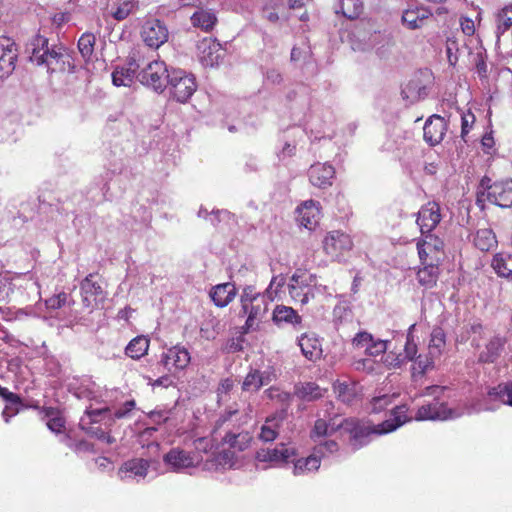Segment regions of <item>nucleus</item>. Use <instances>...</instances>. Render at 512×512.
<instances>
[{"label": "nucleus", "instance_id": "obj_1", "mask_svg": "<svg viewBox=\"0 0 512 512\" xmlns=\"http://www.w3.org/2000/svg\"><path fill=\"white\" fill-rule=\"evenodd\" d=\"M380 430V424L371 425L355 418L343 419L335 416L329 423H326L322 429V436L331 435L337 431L341 434L349 435V441L355 449L370 442L371 436L383 434Z\"/></svg>", "mask_w": 512, "mask_h": 512}, {"label": "nucleus", "instance_id": "obj_2", "mask_svg": "<svg viewBox=\"0 0 512 512\" xmlns=\"http://www.w3.org/2000/svg\"><path fill=\"white\" fill-rule=\"evenodd\" d=\"M30 60L36 65H46L48 71H65L66 63L70 66L69 56L63 47L48 46V39L35 35L28 44Z\"/></svg>", "mask_w": 512, "mask_h": 512}, {"label": "nucleus", "instance_id": "obj_3", "mask_svg": "<svg viewBox=\"0 0 512 512\" xmlns=\"http://www.w3.org/2000/svg\"><path fill=\"white\" fill-rule=\"evenodd\" d=\"M488 200L490 203L501 208L512 206V180L491 182V179L484 176L477 192V203Z\"/></svg>", "mask_w": 512, "mask_h": 512}, {"label": "nucleus", "instance_id": "obj_4", "mask_svg": "<svg viewBox=\"0 0 512 512\" xmlns=\"http://www.w3.org/2000/svg\"><path fill=\"white\" fill-rule=\"evenodd\" d=\"M166 88L177 102L185 103L196 91L197 84L192 74L179 68H171Z\"/></svg>", "mask_w": 512, "mask_h": 512}, {"label": "nucleus", "instance_id": "obj_5", "mask_svg": "<svg viewBox=\"0 0 512 512\" xmlns=\"http://www.w3.org/2000/svg\"><path fill=\"white\" fill-rule=\"evenodd\" d=\"M170 77V70L166 63L160 60H153L147 63L140 72L137 73L139 82L156 92H163L167 87Z\"/></svg>", "mask_w": 512, "mask_h": 512}, {"label": "nucleus", "instance_id": "obj_6", "mask_svg": "<svg viewBox=\"0 0 512 512\" xmlns=\"http://www.w3.org/2000/svg\"><path fill=\"white\" fill-rule=\"evenodd\" d=\"M416 248L420 263L440 264L444 256V242L433 233L421 234Z\"/></svg>", "mask_w": 512, "mask_h": 512}, {"label": "nucleus", "instance_id": "obj_7", "mask_svg": "<svg viewBox=\"0 0 512 512\" xmlns=\"http://www.w3.org/2000/svg\"><path fill=\"white\" fill-rule=\"evenodd\" d=\"M141 37L147 46L157 49L167 42L168 28L159 19H148L142 26Z\"/></svg>", "mask_w": 512, "mask_h": 512}, {"label": "nucleus", "instance_id": "obj_8", "mask_svg": "<svg viewBox=\"0 0 512 512\" xmlns=\"http://www.w3.org/2000/svg\"><path fill=\"white\" fill-rule=\"evenodd\" d=\"M199 459L191 452L179 447L172 448L163 456V462L173 472H183L188 468L196 467Z\"/></svg>", "mask_w": 512, "mask_h": 512}, {"label": "nucleus", "instance_id": "obj_9", "mask_svg": "<svg viewBox=\"0 0 512 512\" xmlns=\"http://www.w3.org/2000/svg\"><path fill=\"white\" fill-rule=\"evenodd\" d=\"M332 390L335 397L345 404L354 403L362 395V387L349 377H341L332 381Z\"/></svg>", "mask_w": 512, "mask_h": 512}, {"label": "nucleus", "instance_id": "obj_10", "mask_svg": "<svg viewBox=\"0 0 512 512\" xmlns=\"http://www.w3.org/2000/svg\"><path fill=\"white\" fill-rule=\"evenodd\" d=\"M247 410V412L241 413L237 405L229 407L219 416L215 423V428L217 430L223 428L226 433L232 432V428H237L238 430L240 426L247 424L251 420V405L247 406Z\"/></svg>", "mask_w": 512, "mask_h": 512}, {"label": "nucleus", "instance_id": "obj_11", "mask_svg": "<svg viewBox=\"0 0 512 512\" xmlns=\"http://www.w3.org/2000/svg\"><path fill=\"white\" fill-rule=\"evenodd\" d=\"M190 353L185 347L173 346L162 353L160 364L168 372H177L184 370L190 363Z\"/></svg>", "mask_w": 512, "mask_h": 512}, {"label": "nucleus", "instance_id": "obj_12", "mask_svg": "<svg viewBox=\"0 0 512 512\" xmlns=\"http://www.w3.org/2000/svg\"><path fill=\"white\" fill-rule=\"evenodd\" d=\"M440 205L435 201H430L423 205L417 213L416 223L420 228L421 234L432 233L441 221Z\"/></svg>", "mask_w": 512, "mask_h": 512}, {"label": "nucleus", "instance_id": "obj_13", "mask_svg": "<svg viewBox=\"0 0 512 512\" xmlns=\"http://www.w3.org/2000/svg\"><path fill=\"white\" fill-rule=\"evenodd\" d=\"M353 242L350 236L341 231L330 232L324 241V249L333 260L338 259L345 252L352 249Z\"/></svg>", "mask_w": 512, "mask_h": 512}, {"label": "nucleus", "instance_id": "obj_14", "mask_svg": "<svg viewBox=\"0 0 512 512\" xmlns=\"http://www.w3.org/2000/svg\"><path fill=\"white\" fill-rule=\"evenodd\" d=\"M93 277V274L87 275L80 284L82 303L88 309L97 307L105 298L102 287L93 281Z\"/></svg>", "mask_w": 512, "mask_h": 512}, {"label": "nucleus", "instance_id": "obj_15", "mask_svg": "<svg viewBox=\"0 0 512 512\" xmlns=\"http://www.w3.org/2000/svg\"><path fill=\"white\" fill-rule=\"evenodd\" d=\"M242 312L247 315L245 332L256 330L268 312V302L265 297L257 298L247 308H242Z\"/></svg>", "mask_w": 512, "mask_h": 512}, {"label": "nucleus", "instance_id": "obj_16", "mask_svg": "<svg viewBox=\"0 0 512 512\" xmlns=\"http://www.w3.org/2000/svg\"><path fill=\"white\" fill-rule=\"evenodd\" d=\"M150 462L143 458H134L124 462L118 470V477L122 481L144 479L148 473Z\"/></svg>", "mask_w": 512, "mask_h": 512}, {"label": "nucleus", "instance_id": "obj_17", "mask_svg": "<svg viewBox=\"0 0 512 512\" xmlns=\"http://www.w3.org/2000/svg\"><path fill=\"white\" fill-rule=\"evenodd\" d=\"M446 131L447 123L445 119L440 115L434 114L425 122L423 137L430 146H435L443 140Z\"/></svg>", "mask_w": 512, "mask_h": 512}, {"label": "nucleus", "instance_id": "obj_18", "mask_svg": "<svg viewBox=\"0 0 512 512\" xmlns=\"http://www.w3.org/2000/svg\"><path fill=\"white\" fill-rule=\"evenodd\" d=\"M17 50L10 38L0 37V79L8 77L15 69Z\"/></svg>", "mask_w": 512, "mask_h": 512}, {"label": "nucleus", "instance_id": "obj_19", "mask_svg": "<svg viewBox=\"0 0 512 512\" xmlns=\"http://www.w3.org/2000/svg\"><path fill=\"white\" fill-rule=\"evenodd\" d=\"M433 16L430 9L423 6L411 7L403 11L401 22L409 30L421 29Z\"/></svg>", "mask_w": 512, "mask_h": 512}, {"label": "nucleus", "instance_id": "obj_20", "mask_svg": "<svg viewBox=\"0 0 512 512\" xmlns=\"http://www.w3.org/2000/svg\"><path fill=\"white\" fill-rule=\"evenodd\" d=\"M311 275L303 272L301 274H294L291 278L290 284L288 285L289 294L295 300L302 304H305L309 301V297H315L316 288H310L307 285H304L306 280L310 278Z\"/></svg>", "mask_w": 512, "mask_h": 512}, {"label": "nucleus", "instance_id": "obj_21", "mask_svg": "<svg viewBox=\"0 0 512 512\" xmlns=\"http://www.w3.org/2000/svg\"><path fill=\"white\" fill-rule=\"evenodd\" d=\"M197 49L199 60L204 66L213 67L214 65H217L219 60L222 58L220 43L211 38H205L200 41Z\"/></svg>", "mask_w": 512, "mask_h": 512}, {"label": "nucleus", "instance_id": "obj_22", "mask_svg": "<svg viewBox=\"0 0 512 512\" xmlns=\"http://www.w3.org/2000/svg\"><path fill=\"white\" fill-rule=\"evenodd\" d=\"M297 220L301 226L312 231L315 230L319 224V208L312 200L305 201L296 210Z\"/></svg>", "mask_w": 512, "mask_h": 512}, {"label": "nucleus", "instance_id": "obj_23", "mask_svg": "<svg viewBox=\"0 0 512 512\" xmlns=\"http://www.w3.org/2000/svg\"><path fill=\"white\" fill-rule=\"evenodd\" d=\"M140 65L135 59L131 58L124 66H118L112 73V82L115 86L128 87L133 83L134 78H137V70Z\"/></svg>", "mask_w": 512, "mask_h": 512}, {"label": "nucleus", "instance_id": "obj_24", "mask_svg": "<svg viewBox=\"0 0 512 512\" xmlns=\"http://www.w3.org/2000/svg\"><path fill=\"white\" fill-rule=\"evenodd\" d=\"M294 455V449L288 448L284 444H280L273 449L268 448L259 450L256 457L261 462L285 463Z\"/></svg>", "mask_w": 512, "mask_h": 512}, {"label": "nucleus", "instance_id": "obj_25", "mask_svg": "<svg viewBox=\"0 0 512 512\" xmlns=\"http://www.w3.org/2000/svg\"><path fill=\"white\" fill-rule=\"evenodd\" d=\"M407 412L408 408L406 405H399L394 407L390 412L391 418L380 423L379 431L386 434L405 424L410 419L407 415Z\"/></svg>", "mask_w": 512, "mask_h": 512}, {"label": "nucleus", "instance_id": "obj_26", "mask_svg": "<svg viewBox=\"0 0 512 512\" xmlns=\"http://www.w3.org/2000/svg\"><path fill=\"white\" fill-rule=\"evenodd\" d=\"M446 417V407L439 401L422 405L418 408L415 416L417 420H443Z\"/></svg>", "mask_w": 512, "mask_h": 512}, {"label": "nucleus", "instance_id": "obj_27", "mask_svg": "<svg viewBox=\"0 0 512 512\" xmlns=\"http://www.w3.org/2000/svg\"><path fill=\"white\" fill-rule=\"evenodd\" d=\"M236 296V288L231 283L216 285L210 292V297L218 307L227 306Z\"/></svg>", "mask_w": 512, "mask_h": 512}, {"label": "nucleus", "instance_id": "obj_28", "mask_svg": "<svg viewBox=\"0 0 512 512\" xmlns=\"http://www.w3.org/2000/svg\"><path fill=\"white\" fill-rule=\"evenodd\" d=\"M271 380L272 379L267 372H261L257 369H252L244 378L242 383V390L246 392H256L261 387L268 385Z\"/></svg>", "mask_w": 512, "mask_h": 512}, {"label": "nucleus", "instance_id": "obj_29", "mask_svg": "<svg viewBox=\"0 0 512 512\" xmlns=\"http://www.w3.org/2000/svg\"><path fill=\"white\" fill-rule=\"evenodd\" d=\"M303 355L310 361L320 359V341L315 334H304L299 339Z\"/></svg>", "mask_w": 512, "mask_h": 512}, {"label": "nucleus", "instance_id": "obj_30", "mask_svg": "<svg viewBox=\"0 0 512 512\" xmlns=\"http://www.w3.org/2000/svg\"><path fill=\"white\" fill-rule=\"evenodd\" d=\"M191 23L194 27L204 32H210L217 23V17L212 10L198 9L191 16Z\"/></svg>", "mask_w": 512, "mask_h": 512}, {"label": "nucleus", "instance_id": "obj_31", "mask_svg": "<svg viewBox=\"0 0 512 512\" xmlns=\"http://www.w3.org/2000/svg\"><path fill=\"white\" fill-rule=\"evenodd\" d=\"M505 345V339L500 336L492 337L486 344L484 350L479 355V361L483 363H493L500 356Z\"/></svg>", "mask_w": 512, "mask_h": 512}, {"label": "nucleus", "instance_id": "obj_32", "mask_svg": "<svg viewBox=\"0 0 512 512\" xmlns=\"http://www.w3.org/2000/svg\"><path fill=\"white\" fill-rule=\"evenodd\" d=\"M422 267L417 272V280L420 285L432 288L436 285L440 271V264L421 263Z\"/></svg>", "mask_w": 512, "mask_h": 512}, {"label": "nucleus", "instance_id": "obj_33", "mask_svg": "<svg viewBox=\"0 0 512 512\" xmlns=\"http://www.w3.org/2000/svg\"><path fill=\"white\" fill-rule=\"evenodd\" d=\"M491 267L499 277L509 278L512 276V254L499 252L493 256Z\"/></svg>", "mask_w": 512, "mask_h": 512}, {"label": "nucleus", "instance_id": "obj_34", "mask_svg": "<svg viewBox=\"0 0 512 512\" xmlns=\"http://www.w3.org/2000/svg\"><path fill=\"white\" fill-rule=\"evenodd\" d=\"M320 468V456L317 451H314L306 458H301L295 461L293 473L294 475H304L314 473Z\"/></svg>", "mask_w": 512, "mask_h": 512}, {"label": "nucleus", "instance_id": "obj_35", "mask_svg": "<svg viewBox=\"0 0 512 512\" xmlns=\"http://www.w3.org/2000/svg\"><path fill=\"white\" fill-rule=\"evenodd\" d=\"M488 395L492 400L512 407V381L503 382L490 388Z\"/></svg>", "mask_w": 512, "mask_h": 512}, {"label": "nucleus", "instance_id": "obj_36", "mask_svg": "<svg viewBox=\"0 0 512 512\" xmlns=\"http://www.w3.org/2000/svg\"><path fill=\"white\" fill-rule=\"evenodd\" d=\"M497 244L495 233L489 228L477 230L474 245L481 251H489Z\"/></svg>", "mask_w": 512, "mask_h": 512}, {"label": "nucleus", "instance_id": "obj_37", "mask_svg": "<svg viewBox=\"0 0 512 512\" xmlns=\"http://www.w3.org/2000/svg\"><path fill=\"white\" fill-rule=\"evenodd\" d=\"M149 343L150 342L146 337L137 336L129 342L125 349V353L133 359H140L147 354Z\"/></svg>", "mask_w": 512, "mask_h": 512}, {"label": "nucleus", "instance_id": "obj_38", "mask_svg": "<svg viewBox=\"0 0 512 512\" xmlns=\"http://www.w3.org/2000/svg\"><path fill=\"white\" fill-rule=\"evenodd\" d=\"M446 345V336L442 328L436 327L432 330L428 351L434 357L440 358Z\"/></svg>", "mask_w": 512, "mask_h": 512}, {"label": "nucleus", "instance_id": "obj_39", "mask_svg": "<svg viewBox=\"0 0 512 512\" xmlns=\"http://www.w3.org/2000/svg\"><path fill=\"white\" fill-rule=\"evenodd\" d=\"M336 12H340L349 20L357 19L363 12V2L362 0H340L339 10Z\"/></svg>", "mask_w": 512, "mask_h": 512}, {"label": "nucleus", "instance_id": "obj_40", "mask_svg": "<svg viewBox=\"0 0 512 512\" xmlns=\"http://www.w3.org/2000/svg\"><path fill=\"white\" fill-rule=\"evenodd\" d=\"M438 359L430 354L428 351L425 354H419L413 360L412 376H423L428 370L434 367L435 360Z\"/></svg>", "mask_w": 512, "mask_h": 512}, {"label": "nucleus", "instance_id": "obj_41", "mask_svg": "<svg viewBox=\"0 0 512 512\" xmlns=\"http://www.w3.org/2000/svg\"><path fill=\"white\" fill-rule=\"evenodd\" d=\"M223 441L231 448L242 451L248 447L251 441V436L247 432H227L223 438Z\"/></svg>", "mask_w": 512, "mask_h": 512}, {"label": "nucleus", "instance_id": "obj_42", "mask_svg": "<svg viewBox=\"0 0 512 512\" xmlns=\"http://www.w3.org/2000/svg\"><path fill=\"white\" fill-rule=\"evenodd\" d=\"M273 321L278 325L282 323L297 324L300 322V317L291 307L277 306L273 312Z\"/></svg>", "mask_w": 512, "mask_h": 512}, {"label": "nucleus", "instance_id": "obj_43", "mask_svg": "<svg viewBox=\"0 0 512 512\" xmlns=\"http://www.w3.org/2000/svg\"><path fill=\"white\" fill-rule=\"evenodd\" d=\"M295 395L305 401H311L319 396V387L316 383L307 382L295 386Z\"/></svg>", "mask_w": 512, "mask_h": 512}, {"label": "nucleus", "instance_id": "obj_44", "mask_svg": "<svg viewBox=\"0 0 512 512\" xmlns=\"http://www.w3.org/2000/svg\"><path fill=\"white\" fill-rule=\"evenodd\" d=\"M96 37L92 33H84L78 41V49L84 59H90L94 52Z\"/></svg>", "mask_w": 512, "mask_h": 512}, {"label": "nucleus", "instance_id": "obj_45", "mask_svg": "<svg viewBox=\"0 0 512 512\" xmlns=\"http://www.w3.org/2000/svg\"><path fill=\"white\" fill-rule=\"evenodd\" d=\"M497 32L505 33L512 26V5L502 8L496 17Z\"/></svg>", "mask_w": 512, "mask_h": 512}, {"label": "nucleus", "instance_id": "obj_46", "mask_svg": "<svg viewBox=\"0 0 512 512\" xmlns=\"http://www.w3.org/2000/svg\"><path fill=\"white\" fill-rule=\"evenodd\" d=\"M264 393L270 400L281 403L284 406L283 408H285L286 410L287 407L290 405L292 396L288 392L281 391L277 387H270L267 390H265Z\"/></svg>", "mask_w": 512, "mask_h": 512}, {"label": "nucleus", "instance_id": "obj_47", "mask_svg": "<svg viewBox=\"0 0 512 512\" xmlns=\"http://www.w3.org/2000/svg\"><path fill=\"white\" fill-rule=\"evenodd\" d=\"M80 426L83 430L86 431L87 434L91 435L92 437H95L109 445L113 444L115 442V438H113L112 436H110L109 434H107L106 432H104L101 428L99 427H89V428H86L85 427V419L82 418L81 419V422H80Z\"/></svg>", "mask_w": 512, "mask_h": 512}, {"label": "nucleus", "instance_id": "obj_48", "mask_svg": "<svg viewBox=\"0 0 512 512\" xmlns=\"http://www.w3.org/2000/svg\"><path fill=\"white\" fill-rule=\"evenodd\" d=\"M46 416L50 418L47 422V427L52 432H62L65 421L62 417L57 415L56 411L53 408L46 409Z\"/></svg>", "mask_w": 512, "mask_h": 512}, {"label": "nucleus", "instance_id": "obj_49", "mask_svg": "<svg viewBox=\"0 0 512 512\" xmlns=\"http://www.w3.org/2000/svg\"><path fill=\"white\" fill-rule=\"evenodd\" d=\"M12 292L11 281L6 276L0 275V304L7 303ZM2 311L3 309L0 305V312Z\"/></svg>", "mask_w": 512, "mask_h": 512}, {"label": "nucleus", "instance_id": "obj_50", "mask_svg": "<svg viewBox=\"0 0 512 512\" xmlns=\"http://www.w3.org/2000/svg\"><path fill=\"white\" fill-rule=\"evenodd\" d=\"M475 123V115L468 111L467 113L462 114L461 116V138L465 140L466 136L472 129L473 125Z\"/></svg>", "mask_w": 512, "mask_h": 512}, {"label": "nucleus", "instance_id": "obj_51", "mask_svg": "<svg viewBox=\"0 0 512 512\" xmlns=\"http://www.w3.org/2000/svg\"><path fill=\"white\" fill-rule=\"evenodd\" d=\"M286 415H287L286 409L282 408L280 412L267 417L264 425L270 427L273 430L278 431L279 427L285 420Z\"/></svg>", "mask_w": 512, "mask_h": 512}, {"label": "nucleus", "instance_id": "obj_52", "mask_svg": "<svg viewBox=\"0 0 512 512\" xmlns=\"http://www.w3.org/2000/svg\"><path fill=\"white\" fill-rule=\"evenodd\" d=\"M391 403L392 397L389 395L374 397L371 400V410L372 412L379 413L388 407Z\"/></svg>", "mask_w": 512, "mask_h": 512}, {"label": "nucleus", "instance_id": "obj_53", "mask_svg": "<svg viewBox=\"0 0 512 512\" xmlns=\"http://www.w3.org/2000/svg\"><path fill=\"white\" fill-rule=\"evenodd\" d=\"M264 297L260 293L256 292L253 287L248 286L243 290L241 295V306L242 308H247V305L255 302V299Z\"/></svg>", "mask_w": 512, "mask_h": 512}, {"label": "nucleus", "instance_id": "obj_54", "mask_svg": "<svg viewBox=\"0 0 512 512\" xmlns=\"http://www.w3.org/2000/svg\"><path fill=\"white\" fill-rule=\"evenodd\" d=\"M387 350V341L373 339V342L366 347V353L370 356H378Z\"/></svg>", "mask_w": 512, "mask_h": 512}, {"label": "nucleus", "instance_id": "obj_55", "mask_svg": "<svg viewBox=\"0 0 512 512\" xmlns=\"http://www.w3.org/2000/svg\"><path fill=\"white\" fill-rule=\"evenodd\" d=\"M373 342V336L368 332H359L353 338V345L358 348H365Z\"/></svg>", "mask_w": 512, "mask_h": 512}, {"label": "nucleus", "instance_id": "obj_56", "mask_svg": "<svg viewBox=\"0 0 512 512\" xmlns=\"http://www.w3.org/2000/svg\"><path fill=\"white\" fill-rule=\"evenodd\" d=\"M404 353L405 357L410 361H413L417 356V345L410 333L407 335Z\"/></svg>", "mask_w": 512, "mask_h": 512}, {"label": "nucleus", "instance_id": "obj_57", "mask_svg": "<svg viewBox=\"0 0 512 512\" xmlns=\"http://www.w3.org/2000/svg\"><path fill=\"white\" fill-rule=\"evenodd\" d=\"M20 398L16 400V403L12 404V401H6V406L2 412V416L5 422H9V419L19 412Z\"/></svg>", "mask_w": 512, "mask_h": 512}, {"label": "nucleus", "instance_id": "obj_58", "mask_svg": "<svg viewBox=\"0 0 512 512\" xmlns=\"http://www.w3.org/2000/svg\"><path fill=\"white\" fill-rule=\"evenodd\" d=\"M135 408V401L130 400L124 403V405L118 408L114 413V418L122 419L130 416V413Z\"/></svg>", "mask_w": 512, "mask_h": 512}, {"label": "nucleus", "instance_id": "obj_59", "mask_svg": "<svg viewBox=\"0 0 512 512\" xmlns=\"http://www.w3.org/2000/svg\"><path fill=\"white\" fill-rule=\"evenodd\" d=\"M133 8V5L130 2L123 3L113 14V17L116 20H124L129 16Z\"/></svg>", "mask_w": 512, "mask_h": 512}, {"label": "nucleus", "instance_id": "obj_60", "mask_svg": "<svg viewBox=\"0 0 512 512\" xmlns=\"http://www.w3.org/2000/svg\"><path fill=\"white\" fill-rule=\"evenodd\" d=\"M278 435V431L271 429L268 426H265L264 424L261 427V432L259 434V437L261 440L265 442H271L276 439Z\"/></svg>", "mask_w": 512, "mask_h": 512}, {"label": "nucleus", "instance_id": "obj_61", "mask_svg": "<svg viewBox=\"0 0 512 512\" xmlns=\"http://www.w3.org/2000/svg\"><path fill=\"white\" fill-rule=\"evenodd\" d=\"M421 87L419 86V83L418 81H415V80H411L409 81L406 86L403 88L402 90V95L405 97V98H408L410 94H413L414 92H416L418 95L420 94V91H421Z\"/></svg>", "mask_w": 512, "mask_h": 512}, {"label": "nucleus", "instance_id": "obj_62", "mask_svg": "<svg viewBox=\"0 0 512 512\" xmlns=\"http://www.w3.org/2000/svg\"><path fill=\"white\" fill-rule=\"evenodd\" d=\"M460 26L462 32L467 36H471L475 32L474 21L471 20L470 18H461Z\"/></svg>", "mask_w": 512, "mask_h": 512}, {"label": "nucleus", "instance_id": "obj_63", "mask_svg": "<svg viewBox=\"0 0 512 512\" xmlns=\"http://www.w3.org/2000/svg\"><path fill=\"white\" fill-rule=\"evenodd\" d=\"M179 7H198L200 9L201 6L206 5L209 0H177Z\"/></svg>", "mask_w": 512, "mask_h": 512}, {"label": "nucleus", "instance_id": "obj_64", "mask_svg": "<svg viewBox=\"0 0 512 512\" xmlns=\"http://www.w3.org/2000/svg\"><path fill=\"white\" fill-rule=\"evenodd\" d=\"M335 176V168L329 164L322 165V185L325 184L326 179H332Z\"/></svg>", "mask_w": 512, "mask_h": 512}]
</instances>
